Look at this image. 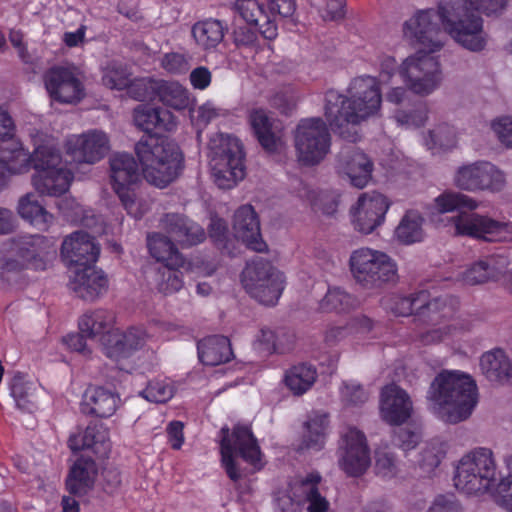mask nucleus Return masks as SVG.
Here are the masks:
<instances>
[{
    "instance_id": "1",
    "label": "nucleus",
    "mask_w": 512,
    "mask_h": 512,
    "mask_svg": "<svg viewBox=\"0 0 512 512\" xmlns=\"http://www.w3.org/2000/svg\"><path fill=\"white\" fill-rule=\"evenodd\" d=\"M347 92L348 96H345L336 90H328L324 114L331 130L349 143L342 146L337 155V173L348 177L354 187L362 189L371 180L373 163L353 145L360 138L355 126L379 111L381 91L376 78L361 76L351 81Z\"/></svg>"
},
{
    "instance_id": "2",
    "label": "nucleus",
    "mask_w": 512,
    "mask_h": 512,
    "mask_svg": "<svg viewBox=\"0 0 512 512\" xmlns=\"http://www.w3.org/2000/svg\"><path fill=\"white\" fill-rule=\"evenodd\" d=\"M507 0H440L437 15L444 30L464 48L478 52L484 49L483 20L475 12L487 16L501 13Z\"/></svg>"
},
{
    "instance_id": "3",
    "label": "nucleus",
    "mask_w": 512,
    "mask_h": 512,
    "mask_svg": "<svg viewBox=\"0 0 512 512\" xmlns=\"http://www.w3.org/2000/svg\"><path fill=\"white\" fill-rule=\"evenodd\" d=\"M430 399L437 416L446 423L466 420L478 402L475 380L458 370L442 371L431 385Z\"/></svg>"
},
{
    "instance_id": "4",
    "label": "nucleus",
    "mask_w": 512,
    "mask_h": 512,
    "mask_svg": "<svg viewBox=\"0 0 512 512\" xmlns=\"http://www.w3.org/2000/svg\"><path fill=\"white\" fill-rule=\"evenodd\" d=\"M135 153L144 179L165 188L175 181L183 169V155L179 147L155 135L143 136L135 145Z\"/></svg>"
},
{
    "instance_id": "5",
    "label": "nucleus",
    "mask_w": 512,
    "mask_h": 512,
    "mask_svg": "<svg viewBox=\"0 0 512 512\" xmlns=\"http://www.w3.org/2000/svg\"><path fill=\"white\" fill-rule=\"evenodd\" d=\"M497 470L493 453L488 448H476L465 454L455 467V488L466 495H480L495 487Z\"/></svg>"
},
{
    "instance_id": "6",
    "label": "nucleus",
    "mask_w": 512,
    "mask_h": 512,
    "mask_svg": "<svg viewBox=\"0 0 512 512\" xmlns=\"http://www.w3.org/2000/svg\"><path fill=\"white\" fill-rule=\"evenodd\" d=\"M221 461L228 477L232 481L241 478L235 457H241L245 462L260 470L263 466L262 453L257 439L248 425L237 424L232 431L227 426L220 430Z\"/></svg>"
},
{
    "instance_id": "7",
    "label": "nucleus",
    "mask_w": 512,
    "mask_h": 512,
    "mask_svg": "<svg viewBox=\"0 0 512 512\" xmlns=\"http://www.w3.org/2000/svg\"><path fill=\"white\" fill-rule=\"evenodd\" d=\"M349 263L355 281L363 288H380L397 279V265L384 252L360 248L351 254Z\"/></svg>"
},
{
    "instance_id": "8",
    "label": "nucleus",
    "mask_w": 512,
    "mask_h": 512,
    "mask_svg": "<svg viewBox=\"0 0 512 512\" xmlns=\"http://www.w3.org/2000/svg\"><path fill=\"white\" fill-rule=\"evenodd\" d=\"M241 281L247 293L264 305L277 303L285 283L283 273L261 257L247 263Z\"/></svg>"
},
{
    "instance_id": "9",
    "label": "nucleus",
    "mask_w": 512,
    "mask_h": 512,
    "mask_svg": "<svg viewBox=\"0 0 512 512\" xmlns=\"http://www.w3.org/2000/svg\"><path fill=\"white\" fill-rule=\"evenodd\" d=\"M428 13L418 10V96L433 92L441 82L440 63L435 53L440 51L443 44L432 38L433 28H421Z\"/></svg>"
},
{
    "instance_id": "10",
    "label": "nucleus",
    "mask_w": 512,
    "mask_h": 512,
    "mask_svg": "<svg viewBox=\"0 0 512 512\" xmlns=\"http://www.w3.org/2000/svg\"><path fill=\"white\" fill-rule=\"evenodd\" d=\"M294 145L298 161L305 166L319 164L328 154L331 137L323 119H303L297 125Z\"/></svg>"
},
{
    "instance_id": "11",
    "label": "nucleus",
    "mask_w": 512,
    "mask_h": 512,
    "mask_svg": "<svg viewBox=\"0 0 512 512\" xmlns=\"http://www.w3.org/2000/svg\"><path fill=\"white\" fill-rule=\"evenodd\" d=\"M452 234L486 242H512V222H501L478 213L459 212L449 219Z\"/></svg>"
},
{
    "instance_id": "12",
    "label": "nucleus",
    "mask_w": 512,
    "mask_h": 512,
    "mask_svg": "<svg viewBox=\"0 0 512 512\" xmlns=\"http://www.w3.org/2000/svg\"><path fill=\"white\" fill-rule=\"evenodd\" d=\"M110 179L128 214L140 218L142 213L136 202L135 190L140 182L138 164L132 155L117 153L110 157Z\"/></svg>"
},
{
    "instance_id": "13",
    "label": "nucleus",
    "mask_w": 512,
    "mask_h": 512,
    "mask_svg": "<svg viewBox=\"0 0 512 512\" xmlns=\"http://www.w3.org/2000/svg\"><path fill=\"white\" fill-rule=\"evenodd\" d=\"M28 157L22 143L15 138V124L12 117L0 109V191L8 175L27 173Z\"/></svg>"
},
{
    "instance_id": "14",
    "label": "nucleus",
    "mask_w": 512,
    "mask_h": 512,
    "mask_svg": "<svg viewBox=\"0 0 512 512\" xmlns=\"http://www.w3.org/2000/svg\"><path fill=\"white\" fill-rule=\"evenodd\" d=\"M214 181L221 189H231L245 177L244 153L236 138L222 141L210 162Z\"/></svg>"
},
{
    "instance_id": "15",
    "label": "nucleus",
    "mask_w": 512,
    "mask_h": 512,
    "mask_svg": "<svg viewBox=\"0 0 512 512\" xmlns=\"http://www.w3.org/2000/svg\"><path fill=\"white\" fill-rule=\"evenodd\" d=\"M338 451L339 466L348 476H361L370 466V450L366 436L355 427L348 428L342 435Z\"/></svg>"
},
{
    "instance_id": "16",
    "label": "nucleus",
    "mask_w": 512,
    "mask_h": 512,
    "mask_svg": "<svg viewBox=\"0 0 512 512\" xmlns=\"http://www.w3.org/2000/svg\"><path fill=\"white\" fill-rule=\"evenodd\" d=\"M459 307L460 300L453 295L437 297L425 305L418 306V341L428 342L429 337L433 341L442 340L444 333L441 328L426 331V335H424L422 331L420 332V326L426 323L437 326L445 320L453 318L459 310Z\"/></svg>"
},
{
    "instance_id": "17",
    "label": "nucleus",
    "mask_w": 512,
    "mask_h": 512,
    "mask_svg": "<svg viewBox=\"0 0 512 512\" xmlns=\"http://www.w3.org/2000/svg\"><path fill=\"white\" fill-rule=\"evenodd\" d=\"M455 185L467 191H500L505 183L504 174L489 162H476L460 167L456 172Z\"/></svg>"
},
{
    "instance_id": "18",
    "label": "nucleus",
    "mask_w": 512,
    "mask_h": 512,
    "mask_svg": "<svg viewBox=\"0 0 512 512\" xmlns=\"http://www.w3.org/2000/svg\"><path fill=\"white\" fill-rule=\"evenodd\" d=\"M44 83L50 97L60 103H75L84 97V86L72 68H50L44 74Z\"/></svg>"
},
{
    "instance_id": "19",
    "label": "nucleus",
    "mask_w": 512,
    "mask_h": 512,
    "mask_svg": "<svg viewBox=\"0 0 512 512\" xmlns=\"http://www.w3.org/2000/svg\"><path fill=\"white\" fill-rule=\"evenodd\" d=\"M108 150V137L98 130L73 135L66 142L67 154L78 163L94 164L101 160Z\"/></svg>"
},
{
    "instance_id": "20",
    "label": "nucleus",
    "mask_w": 512,
    "mask_h": 512,
    "mask_svg": "<svg viewBox=\"0 0 512 512\" xmlns=\"http://www.w3.org/2000/svg\"><path fill=\"white\" fill-rule=\"evenodd\" d=\"M389 206L387 198L382 194H362L353 211L354 228L363 234L372 233L384 222Z\"/></svg>"
},
{
    "instance_id": "21",
    "label": "nucleus",
    "mask_w": 512,
    "mask_h": 512,
    "mask_svg": "<svg viewBox=\"0 0 512 512\" xmlns=\"http://www.w3.org/2000/svg\"><path fill=\"white\" fill-rule=\"evenodd\" d=\"M61 254L70 267L83 268L96 263L100 247L88 233L76 231L63 241Z\"/></svg>"
},
{
    "instance_id": "22",
    "label": "nucleus",
    "mask_w": 512,
    "mask_h": 512,
    "mask_svg": "<svg viewBox=\"0 0 512 512\" xmlns=\"http://www.w3.org/2000/svg\"><path fill=\"white\" fill-rule=\"evenodd\" d=\"M379 409L383 421L392 426H401L411 417L413 402L405 390L391 384L381 391Z\"/></svg>"
},
{
    "instance_id": "23",
    "label": "nucleus",
    "mask_w": 512,
    "mask_h": 512,
    "mask_svg": "<svg viewBox=\"0 0 512 512\" xmlns=\"http://www.w3.org/2000/svg\"><path fill=\"white\" fill-rule=\"evenodd\" d=\"M160 225L182 248L197 245L206 238L204 229L183 214L166 213L161 218Z\"/></svg>"
},
{
    "instance_id": "24",
    "label": "nucleus",
    "mask_w": 512,
    "mask_h": 512,
    "mask_svg": "<svg viewBox=\"0 0 512 512\" xmlns=\"http://www.w3.org/2000/svg\"><path fill=\"white\" fill-rule=\"evenodd\" d=\"M233 231L235 237L249 249L256 252H264L267 249V244L261 236L257 214L251 205H243L236 210Z\"/></svg>"
},
{
    "instance_id": "25",
    "label": "nucleus",
    "mask_w": 512,
    "mask_h": 512,
    "mask_svg": "<svg viewBox=\"0 0 512 512\" xmlns=\"http://www.w3.org/2000/svg\"><path fill=\"white\" fill-rule=\"evenodd\" d=\"M70 288L85 301H94L108 290V279L94 265L77 268L70 281Z\"/></svg>"
},
{
    "instance_id": "26",
    "label": "nucleus",
    "mask_w": 512,
    "mask_h": 512,
    "mask_svg": "<svg viewBox=\"0 0 512 512\" xmlns=\"http://www.w3.org/2000/svg\"><path fill=\"white\" fill-rule=\"evenodd\" d=\"M235 11L249 25L258 26L259 33L268 40H273L278 35L277 25L258 0H236Z\"/></svg>"
},
{
    "instance_id": "27",
    "label": "nucleus",
    "mask_w": 512,
    "mask_h": 512,
    "mask_svg": "<svg viewBox=\"0 0 512 512\" xmlns=\"http://www.w3.org/2000/svg\"><path fill=\"white\" fill-rule=\"evenodd\" d=\"M98 467L91 457L81 456L70 467L66 478V489L74 496L86 495L94 486Z\"/></svg>"
},
{
    "instance_id": "28",
    "label": "nucleus",
    "mask_w": 512,
    "mask_h": 512,
    "mask_svg": "<svg viewBox=\"0 0 512 512\" xmlns=\"http://www.w3.org/2000/svg\"><path fill=\"white\" fill-rule=\"evenodd\" d=\"M68 446L74 452L92 449L96 455L104 457L110 451L109 431L101 423H90L83 433L69 437Z\"/></svg>"
},
{
    "instance_id": "29",
    "label": "nucleus",
    "mask_w": 512,
    "mask_h": 512,
    "mask_svg": "<svg viewBox=\"0 0 512 512\" xmlns=\"http://www.w3.org/2000/svg\"><path fill=\"white\" fill-rule=\"evenodd\" d=\"M73 180L70 170L56 166L35 172L32 176V184L41 195L60 196L69 190Z\"/></svg>"
},
{
    "instance_id": "30",
    "label": "nucleus",
    "mask_w": 512,
    "mask_h": 512,
    "mask_svg": "<svg viewBox=\"0 0 512 512\" xmlns=\"http://www.w3.org/2000/svg\"><path fill=\"white\" fill-rule=\"evenodd\" d=\"M119 402L117 394L103 387H90L83 395L81 411L84 414L107 418L115 413Z\"/></svg>"
},
{
    "instance_id": "31",
    "label": "nucleus",
    "mask_w": 512,
    "mask_h": 512,
    "mask_svg": "<svg viewBox=\"0 0 512 512\" xmlns=\"http://www.w3.org/2000/svg\"><path fill=\"white\" fill-rule=\"evenodd\" d=\"M248 121L259 144L269 153L278 152L282 147V140L273 130L272 119L266 110L253 108L248 113Z\"/></svg>"
},
{
    "instance_id": "32",
    "label": "nucleus",
    "mask_w": 512,
    "mask_h": 512,
    "mask_svg": "<svg viewBox=\"0 0 512 512\" xmlns=\"http://www.w3.org/2000/svg\"><path fill=\"white\" fill-rule=\"evenodd\" d=\"M133 116L135 125L148 135L155 129L171 131L176 126L174 115L162 108L139 104L134 109Z\"/></svg>"
},
{
    "instance_id": "33",
    "label": "nucleus",
    "mask_w": 512,
    "mask_h": 512,
    "mask_svg": "<svg viewBox=\"0 0 512 512\" xmlns=\"http://www.w3.org/2000/svg\"><path fill=\"white\" fill-rule=\"evenodd\" d=\"M199 360L207 366H217L230 361L233 351L230 340L222 335H213L197 343Z\"/></svg>"
},
{
    "instance_id": "34",
    "label": "nucleus",
    "mask_w": 512,
    "mask_h": 512,
    "mask_svg": "<svg viewBox=\"0 0 512 512\" xmlns=\"http://www.w3.org/2000/svg\"><path fill=\"white\" fill-rule=\"evenodd\" d=\"M507 261L504 257L490 255L472 264L463 274V281L469 285H477L497 280L503 273Z\"/></svg>"
},
{
    "instance_id": "35",
    "label": "nucleus",
    "mask_w": 512,
    "mask_h": 512,
    "mask_svg": "<svg viewBox=\"0 0 512 512\" xmlns=\"http://www.w3.org/2000/svg\"><path fill=\"white\" fill-rule=\"evenodd\" d=\"M33 144L35 146L34 151L30 154L25 148L24 153L28 157V169L27 172L33 167L36 172L43 171L45 169L54 168L61 164V153L60 151L49 141L43 140V134L38 132L34 135Z\"/></svg>"
},
{
    "instance_id": "36",
    "label": "nucleus",
    "mask_w": 512,
    "mask_h": 512,
    "mask_svg": "<svg viewBox=\"0 0 512 512\" xmlns=\"http://www.w3.org/2000/svg\"><path fill=\"white\" fill-rule=\"evenodd\" d=\"M45 239L40 235H25L12 239L11 252L35 269L43 267Z\"/></svg>"
},
{
    "instance_id": "37",
    "label": "nucleus",
    "mask_w": 512,
    "mask_h": 512,
    "mask_svg": "<svg viewBox=\"0 0 512 512\" xmlns=\"http://www.w3.org/2000/svg\"><path fill=\"white\" fill-rule=\"evenodd\" d=\"M480 367L489 381L504 382L512 379V364L500 348L485 352L480 358Z\"/></svg>"
},
{
    "instance_id": "38",
    "label": "nucleus",
    "mask_w": 512,
    "mask_h": 512,
    "mask_svg": "<svg viewBox=\"0 0 512 512\" xmlns=\"http://www.w3.org/2000/svg\"><path fill=\"white\" fill-rule=\"evenodd\" d=\"M147 246L150 255L157 261L172 266H184L185 260L169 235L148 234Z\"/></svg>"
},
{
    "instance_id": "39",
    "label": "nucleus",
    "mask_w": 512,
    "mask_h": 512,
    "mask_svg": "<svg viewBox=\"0 0 512 512\" xmlns=\"http://www.w3.org/2000/svg\"><path fill=\"white\" fill-rule=\"evenodd\" d=\"M17 211L22 219L41 231H46L53 221V215L38 202L32 193L19 199Z\"/></svg>"
},
{
    "instance_id": "40",
    "label": "nucleus",
    "mask_w": 512,
    "mask_h": 512,
    "mask_svg": "<svg viewBox=\"0 0 512 512\" xmlns=\"http://www.w3.org/2000/svg\"><path fill=\"white\" fill-rule=\"evenodd\" d=\"M227 27L217 19L198 21L192 26V36L204 50L217 47L223 40Z\"/></svg>"
},
{
    "instance_id": "41",
    "label": "nucleus",
    "mask_w": 512,
    "mask_h": 512,
    "mask_svg": "<svg viewBox=\"0 0 512 512\" xmlns=\"http://www.w3.org/2000/svg\"><path fill=\"white\" fill-rule=\"evenodd\" d=\"M329 417L326 413L314 412L305 422L306 433L303 436L300 449L319 451L324 447Z\"/></svg>"
},
{
    "instance_id": "42",
    "label": "nucleus",
    "mask_w": 512,
    "mask_h": 512,
    "mask_svg": "<svg viewBox=\"0 0 512 512\" xmlns=\"http://www.w3.org/2000/svg\"><path fill=\"white\" fill-rule=\"evenodd\" d=\"M321 479L318 472H311L298 483V491L303 496V500L308 503V512H327L329 510L328 500L321 495L318 489Z\"/></svg>"
},
{
    "instance_id": "43",
    "label": "nucleus",
    "mask_w": 512,
    "mask_h": 512,
    "mask_svg": "<svg viewBox=\"0 0 512 512\" xmlns=\"http://www.w3.org/2000/svg\"><path fill=\"white\" fill-rule=\"evenodd\" d=\"M115 315L112 311L98 309L84 314L79 320V329L89 338L112 333Z\"/></svg>"
},
{
    "instance_id": "44",
    "label": "nucleus",
    "mask_w": 512,
    "mask_h": 512,
    "mask_svg": "<svg viewBox=\"0 0 512 512\" xmlns=\"http://www.w3.org/2000/svg\"><path fill=\"white\" fill-rule=\"evenodd\" d=\"M317 378L316 368L307 363L292 366L285 373V384L294 395H302L315 383Z\"/></svg>"
},
{
    "instance_id": "45",
    "label": "nucleus",
    "mask_w": 512,
    "mask_h": 512,
    "mask_svg": "<svg viewBox=\"0 0 512 512\" xmlns=\"http://www.w3.org/2000/svg\"><path fill=\"white\" fill-rule=\"evenodd\" d=\"M156 99L175 110L186 109L190 104L188 91L174 81L159 80Z\"/></svg>"
},
{
    "instance_id": "46",
    "label": "nucleus",
    "mask_w": 512,
    "mask_h": 512,
    "mask_svg": "<svg viewBox=\"0 0 512 512\" xmlns=\"http://www.w3.org/2000/svg\"><path fill=\"white\" fill-rule=\"evenodd\" d=\"M34 390V384L20 372L11 379L10 393L20 410L32 412L36 408Z\"/></svg>"
},
{
    "instance_id": "47",
    "label": "nucleus",
    "mask_w": 512,
    "mask_h": 512,
    "mask_svg": "<svg viewBox=\"0 0 512 512\" xmlns=\"http://www.w3.org/2000/svg\"><path fill=\"white\" fill-rule=\"evenodd\" d=\"M181 266L165 264L155 272V287L163 295H171L180 291L184 285Z\"/></svg>"
},
{
    "instance_id": "48",
    "label": "nucleus",
    "mask_w": 512,
    "mask_h": 512,
    "mask_svg": "<svg viewBox=\"0 0 512 512\" xmlns=\"http://www.w3.org/2000/svg\"><path fill=\"white\" fill-rule=\"evenodd\" d=\"M447 454V445L439 439H432L420 453L418 466L424 476H430L440 465Z\"/></svg>"
},
{
    "instance_id": "49",
    "label": "nucleus",
    "mask_w": 512,
    "mask_h": 512,
    "mask_svg": "<svg viewBox=\"0 0 512 512\" xmlns=\"http://www.w3.org/2000/svg\"><path fill=\"white\" fill-rule=\"evenodd\" d=\"M357 305V299L340 287L329 288L320 301V309L324 312H347Z\"/></svg>"
},
{
    "instance_id": "50",
    "label": "nucleus",
    "mask_w": 512,
    "mask_h": 512,
    "mask_svg": "<svg viewBox=\"0 0 512 512\" xmlns=\"http://www.w3.org/2000/svg\"><path fill=\"white\" fill-rule=\"evenodd\" d=\"M455 133L448 124H441L433 130L428 131L424 139V145L435 154L439 151H446L455 146Z\"/></svg>"
},
{
    "instance_id": "51",
    "label": "nucleus",
    "mask_w": 512,
    "mask_h": 512,
    "mask_svg": "<svg viewBox=\"0 0 512 512\" xmlns=\"http://www.w3.org/2000/svg\"><path fill=\"white\" fill-rule=\"evenodd\" d=\"M435 203L441 213L464 208L472 211L478 207L474 199L460 192H444L435 199Z\"/></svg>"
},
{
    "instance_id": "52",
    "label": "nucleus",
    "mask_w": 512,
    "mask_h": 512,
    "mask_svg": "<svg viewBox=\"0 0 512 512\" xmlns=\"http://www.w3.org/2000/svg\"><path fill=\"white\" fill-rule=\"evenodd\" d=\"M103 352L108 358L116 362L127 359L132 355L126 342L122 339V332L119 330L112 331V333L104 336Z\"/></svg>"
},
{
    "instance_id": "53",
    "label": "nucleus",
    "mask_w": 512,
    "mask_h": 512,
    "mask_svg": "<svg viewBox=\"0 0 512 512\" xmlns=\"http://www.w3.org/2000/svg\"><path fill=\"white\" fill-rule=\"evenodd\" d=\"M159 80L152 78H140L130 81L126 87L128 95L138 101L155 100L157 96Z\"/></svg>"
},
{
    "instance_id": "54",
    "label": "nucleus",
    "mask_w": 512,
    "mask_h": 512,
    "mask_svg": "<svg viewBox=\"0 0 512 512\" xmlns=\"http://www.w3.org/2000/svg\"><path fill=\"white\" fill-rule=\"evenodd\" d=\"M394 236L403 245H411L416 242V211L408 210L401 218L395 229Z\"/></svg>"
},
{
    "instance_id": "55",
    "label": "nucleus",
    "mask_w": 512,
    "mask_h": 512,
    "mask_svg": "<svg viewBox=\"0 0 512 512\" xmlns=\"http://www.w3.org/2000/svg\"><path fill=\"white\" fill-rule=\"evenodd\" d=\"M129 80L126 69L116 63L109 64L102 76L103 84L110 89L122 90L128 86Z\"/></svg>"
},
{
    "instance_id": "56",
    "label": "nucleus",
    "mask_w": 512,
    "mask_h": 512,
    "mask_svg": "<svg viewBox=\"0 0 512 512\" xmlns=\"http://www.w3.org/2000/svg\"><path fill=\"white\" fill-rule=\"evenodd\" d=\"M173 387L163 381H150L141 395L153 403H165L173 397Z\"/></svg>"
},
{
    "instance_id": "57",
    "label": "nucleus",
    "mask_w": 512,
    "mask_h": 512,
    "mask_svg": "<svg viewBox=\"0 0 512 512\" xmlns=\"http://www.w3.org/2000/svg\"><path fill=\"white\" fill-rule=\"evenodd\" d=\"M342 401L349 406L363 405L369 398L368 392L354 381H346L340 390Z\"/></svg>"
},
{
    "instance_id": "58",
    "label": "nucleus",
    "mask_w": 512,
    "mask_h": 512,
    "mask_svg": "<svg viewBox=\"0 0 512 512\" xmlns=\"http://www.w3.org/2000/svg\"><path fill=\"white\" fill-rule=\"evenodd\" d=\"M498 139L506 147L512 148V118L509 116L499 117L491 124Z\"/></svg>"
},
{
    "instance_id": "59",
    "label": "nucleus",
    "mask_w": 512,
    "mask_h": 512,
    "mask_svg": "<svg viewBox=\"0 0 512 512\" xmlns=\"http://www.w3.org/2000/svg\"><path fill=\"white\" fill-rule=\"evenodd\" d=\"M415 72H416V55H410L408 56L401 66L399 67V75L405 85L407 86L408 90L415 94L416 90V78H415Z\"/></svg>"
},
{
    "instance_id": "60",
    "label": "nucleus",
    "mask_w": 512,
    "mask_h": 512,
    "mask_svg": "<svg viewBox=\"0 0 512 512\" xmlns=\"http://www.w3.org/2000/svg\"><path fill=\"white\" fill-rule=\"evenodd\" d=\"M496 502L506 511L512 512V475H508L498 483Z\"/></svg>"
},
{
    "instance_id": "61",
    "label": "nucleus",
    "mask_w": 512,
    "mask_h": 512,
    "mask_svg": "<svg viewBox=\"0 0 512 512\" xmlns=\"http://www.w3.org/2000/svg\"><path fill=\"white\" fill-rule=\"evenodd\" d=\"M163 68L173 74H183L189 70V62L184 55L168 53L162 59Z\"/></svg>"
},
{
    "instance_id": "62",
    "label": "nucleus",
    "mask_w": 512,
    "mask_h": 512,
    "mask_svg": "<svg viewBox=\"0 0 512 512\" xmlns=\"http://www.w3.org/2000/svg\"><path fill=\"white\" fill-rule=\"evenodd\" d=\"M122 339H124L128 349L133 354L146 344L147 333L142 328L131 327L125 332H122Z\"/></svg>"
},
{
    "instance_id": "63",
    "label": "nucleus",
    "mask_w": 512,
    "mask_h": 512,
    "mask_svg": "<svg viewBox=\"0 0 512 512\" xmlns=\"http://www.w3.org/2000/svg\"><path fill=\"white\" fill-rule=\"evenodd\" d=\"M275 503L278 512H299L301 499H295L290 491L281 490L275 495Z\"/></svg>"
},
{
    "instance_id": "64",
    "label": "nucleus",
    "mask_w": 512,
    "mask_h": 512,
    "mask_svg": "<svg viewBox=\"0 0 512 512\" xmlns=\"http://www.w3.org/2000/svg\"><path fill=\"white\" fill-rule=\"evenodd\" d=\"M428 512H461V506L454 495H438Z\"/></svg>"
}]
</instances>
